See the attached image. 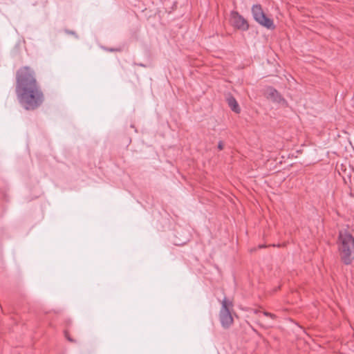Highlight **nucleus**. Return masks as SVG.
I'll list each match as a JSON object with an SVG mask.
<instances>
[{
	"label": "nucleus",
	"mask_w": 354,
	"mask_h": 354,
	"mask_svg": "<svg viewBox=\"0 0 354 354\" xmlns=\"http://www.w3.org/2000/svg\"><path fill=\"white\" fill-rule=\"evenodd\" d=\"M233 308V303L225 297L221 301V308L219 312V319L223 328H228L233 324V318L230 310Z\"/></svg>",
	"instance_id": "3"
},
{
	"label": "nucleus",
	"mask_w": 354,
	"mask_h": 354,
	"mask_svg": "<svg viewBox=\"0 0 354 354\" xmlns=\"http://www.w3.org/2000/svg\"><path fill=\"white\" fill-rule=\"evenodd\" d=\"M252 14L254 19L261 26L271 30L275 28L272 19L266 15L261 5H253L252 7Z\"/></svg>",
	"instance_id": "4"
},
{
	"label": "nucleus",
	"mask_w": 354,
	"mask_h": 354,
	"mask_svg": "<svg viewBox=\"0 0 354 354\" xmlns=\"http://www.w3.org/2000/svg\"><path fill=\"white\" fill-rule=\"evenodd\" d=\"M230 22L234 28L242 31H246L249 28L247 20L236 11L231 12Z\"/></svg>",
	"instance_id": "5"
},
{
	"label": "nucleus",
	"mask_w": 354,
	"mask_h": 354,
	"mask_svg": "<svg viewBox=\"0 0 354 354\" xmlns=\"http://www.w3.org/2000/svg\"><path fill=\"white\" fill-rule=\"evenodd\" d=\"M65 32L68 34V35H74L76 38H78V36L76 35V33L73 31V30H65Z\"/></svg>",
	"instance_id": "8"
},
{
	"label": "nucleus",
	"mask_w": 354,
	"mask_h": 354,
	"mask_svg": "<svg viewBox=\"0 0 354 354\" xmlns=\"http://www.w3.org/2000/svg\"><path fill=\"white\" fill-rule=\"evenodd\" d=\"M218 149L222 150L223 149V143L222 141H219L218 143Z\"/></svg>",
	"instance_id": "9"
},
{
	"label": "nucleus",
	"mask_w": 354,
	"mask_h": 354,
	"mask_svg": "<svg viewBox=\"0 0 354 354\" xmlns=\"http://www.w3.org/2000/svg\"><path fill=\"white\" fill-rule=\"evenodd\" d=\"M265 247H266V245H259V248H265Z\"/></svg>",
	"instance_id": "12"
},
{
	"label": "nucleus",
	"mask_w": 354,
	"mask_h": 354,
	"mask_svg": "<svg viewBox=\"0 0 354 354\" xmlns=\"http://www.w3.org/2000/svg\"><path fill=\"white\" fill-rule=\"evenodd\" d=\"M67 339H68V341H70V342H73V339H71V337H67Z\"/></svg>",
	"instance_id": "14"
},
{
	"label": "nucleus",
	"mask_w": 354,
	"mask_h": 354,
	"mask_svg": "<svg viewBox=\"0 0 354 354\" xmlns=\"http://www.w3.org/2000/svg\"><path fill=\"white\" fill-rule=\"evenodd\" d=\"M338 250L342 261L349 265L354 260V238L346 230L340 231L338 236Z\"/></svg>",
	"instance_id": "2"
},
{
	"label": "nucleus",
	"mask_w": 354,
	"mask_h": 354,
	"mask_svg": "<svg viewBox=\"0 0 354 354\" xmlns=\"http://www.w3.org/2000/svg\"><path fill=\"white\" fill-rule=\"evenodd\" d=\"M266 97L272 100L274 103L286 104V100L281 96V95L277 91V89L272 86L268 87L266 90Z\"/></svg>",
	"instance_id": "6"
},
{
	"label": "nucleus",
	"mask_w": 354,
	"mask_h": 354,
	"mask_svg": "<svg viewBox=\"0 0 354 354\" xmlns=\"http://www.w3.org/2000/svg\"><path fill=\"white\" fill-rule=\"evenodd\" d=\"M16 93L21 105L26 110H35L44 100V93L37 82L34 71L25 66L17 72Z\"/></svg>",
	"instance_id": "1"
},
{
	"label": "nucleus",
	"mask_w": 354,
	"mask_h": 354,
	"mask_svg": "<svg viewBox=\"0 0 354 354\" xmlns=\"http://www.w3.org/2000/svg\"><path fill=\"white\" fill-rule=\"evenodd\" d=\"M227 102L228 104V106L232 109V111H233L236 113H240L241 109L239 107V105L236 99L233 96L229 95L227 97Z\"/></svg>",
	"instance_id": "7"
},
{
	"label": "nucleus",
	"mask_w": 354,
	"mask_h": 354,
	"mask_svg": "<svg viewBox=\"0 0 354 354\" xmlns=\"http://www.w3.org/2000/svg\"><path fill=\"white\" fill-rule=\"evenodd\" d=\"M269 313H268V312H267V311H264V312L263 313V314L265 316H266V317H268Z\"/></svg>",
	"instance_id": "11"
},
{
	"label": "nucleus",
	"mask_w": 354,
	"mask_h": 354,
	"mask_svg": "<svg viewBox=\"0 0 354 354\" xmlns=\"http://www.w3.org/2000/svg\"><path fill=\"white\" fill-rule=\"evenodd\" d=\"M109 50L111 52H113V51H115L116 50L114 48H110Z\"/></svg>",
	"instance_id": "13"
},
{
	"label": "nucleus",
	"mask_w": 354,
	"mask_h": 354,
	"mask_svg": "<svg viewBox=\"0 0 354 354\" xmlns=\"http://www.w3.org/2000/svg\"><path fill=\"white\" fill-rule=\"evenodd\" d=\"M268 317L272 318V319H275L277 317V316L274 314H272V313H269Z\"/></svg>",
	"instance_id": "10"
}]
</instances>
